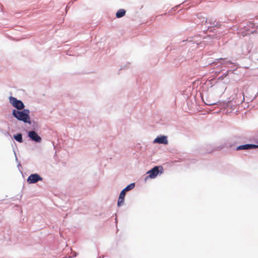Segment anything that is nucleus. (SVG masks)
<instances>
[{"mask_svg": "<svg viewBox=\"0 0 258 258\" xmlns=\"http://www.w3.org/2000/svg\"><path fill=\"white\" fill-rule=\"evenodd\" d=\"M207 105H214V104H216V102H212L211 101H207V102H206L205 103Z\"/></svg>", "mask_w": 258, "mask_h": 258, "instance_id": "13", "label": "nucleus"}, {"mask_svg": "<svg viewBox=\"0 0 258 258\" xmlns=\"http://www.w3.org/2000/svg\"><path fill=\"white\" fill-rule=\"evenodd\" d=\"M163 167L162 166H155L153 168H152L151 170L148 171L147 172V174H149L148 176H147L146 177V180H147L148 178H155L159 173H163Z\"/></svg>", "mask_w": 258, "mask_h": 258, "instance_id": "2", "label": "nucleus"}, {"mask_svg": "<svg viewBox=\"0 0 258 258\" xmlns=\"http://www.w3.org/2000/svg\"><path fill=\"white\" fill-rule=\"evenodd\" d=\"M29 137L33 141L36 142H40L41 141V138L34 131H30L28 134Z\"/></svg>", "mask_w": 258, "mask_h": 258, "instance_id": "5", "label": "nucleus"}, {"mask_svg": "<svg viewBox=\"0 0 258 258\" xmlns=\"http://www.w3.org/2000/svg\"><path fill=\"white\" fill-rule=\"evenodd\" d=\"M125 192H126V191L124 189H123L121 191V192L120 193V195H119V197H120V199H121L122 198H124L125 196Z\"/></svg>", "mask_w": 258, "mask_h": 258, "instance_id": "12", "label": "nucleus"}, {"mask_svg": "<svg viewBox=\"0 0 258 258\" xmlns=\"http://www.w3.org/2000/svg\"><path fill=\"white\" fill-rule=\"evenodd\" d=\"M154 142L163 144H167L168 143L167 138L165 136L157 137L155 139Z\"/></svg>", "mask_w": 258, "mask_h": 258, "instance_id": "7", "label": "nucleus"}, {"mask_svg": "<svg viewBox=\"0 0 258 258\" xmlns=\"http://www.w3.org/2000/svg\"><path fill=\"white\" fill-rule=\"evenodd\" d=\"M124 202V198L120 199V197H119L118 202H117V205L118 206H121L122 205L123 203Z\"/></svg>", "mask_w": 258, "mask_h": 258, "instance_id": "11", "label": "nucleus"}, {"mask_svg": "<svg viewBox=\"0 0 258 258\" xmlns=\"http://www.w3.org/2000/svg\"><path fill=\"white\" fill-rule=\"evenodd\" d=\"M42 178L40 177L38 174H32L30 175L27 178V182L29 183H35L38 181H41Z\"/></svg>", "mask_w": 258, "mask_h": 258, "instance_id": "4", "label": "nucleus"}, {"mask_svg": "<svg viewBox=\"0 0 258 258\" xmlns=\"http://www.w3.org/2000/svg\"><path fill=\"white\" fill-rule=\"evenodd\" d=\"M125 14V11L123 9H120L119 10L116 14V16L117 18H121L123 16H124Z\"/></svg>", "mask_w": 258, "mask_h": 258, "instance_id": "8", "label": "nucleus"}, {"mask_svg": "<svg viewBox=\"0 0 258 258\" xmlns=\"http://www.w3.org/2000/svg\"><path fill=\"white\" fill-rule=\"evenodd\" d=\"M29 113L30 111L28 109H24L23 111L13 110L12 112L13 115L18 120L31 124Z\"/></svg>", "mask_w": 258, "mask_h": 258, "instance_id": "1", "label": "nucleus"}, {"mask_svg": "<svg viewBox=\"0 0 258 258\" xmlns=\"http://www.w3.org/2000/svg\"><path fill=\"white\" fill-rule=\"evenodd\" d=\"M14 139L19 143H22L23 142L22 136L21 134H18L14 136Z\"/></svg>", "mask_w": 258, "mask_h": 258, "instance_id": "9", "label": "nucleus"}, {"mask_svg": "<svg viewBox=\"0 0 258 258\" xmlns=\"http://www.w3.org/2000/svg\"><path fill=\"white\" fill-rule=\"evenodd\" d=\"M257 148H258V145H255L253 144H246L237 147V150L255 149Z\"/></svg>", "mask_w": 258, "mask_h": 258, "instance_id": "6", "label": "nucleus"}, {"mask_svg": "<svg viewBox=\"0 0 258 258\" xmlns=\"http://www.w3.org/2000/svg\"><path fill=\"white\" fill-rule=\"evenodd\" d=\"M9 101L12 106L18 110H22L24 108L25 106L23 103L14 97L10 96L9 97Z\"/></svg>", "mask_w": 258, "mask_h": 258, "instance_id": "3", "label": "nucleus"}, {"mask_svg": "<svg viewBox=\"0 0 258 258\" xmlns=\"http://www.w3.org/2000/svg\"><path fill=\"white\" fill-rule=\"evenodd\" d=\"M135 184L134 183H132L128 185L125 188L123 189L125 191H129L135 187Z\"/></svg>", "mask_w": 258, "mask_h": 258, "instance_id": "10", "label": "nucleus"}]
</instances>
